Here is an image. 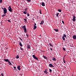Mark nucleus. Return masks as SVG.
<instances>
[{
  "mask_svg": "<svg viewBox=\"0 0 76 76\" xmlns=\"http://www.w3.org/2000/svg\"><path fill=\"white\" fill-rule=\"evenodd\" d=\"M21 27L22 28H23L24 32H25V33H26L27 30L26 29V26L24 25V26H22Z\"/></svg>",
  "mask_w": 76,
  "mask_h": 76,
  "instance_id": "f257e3e1",
  "label": "nucleus"
},
{
  "mask_svg": "<svg viewBox=\"0 0 76 76\" xmlns=\"http://www.w3.org/2000/svg\"><path fill=\"white\" fill-rule=\"evenodd\" d=\"M33 57L34 59H35L36 60L38 61L39 60H38V58H37V56H35V55H33Z\"/></svg>",
  "mask_w": 76,
  "mask_h": 76,
  "instance_id": "f03ea898",
  "label": "nucleus"
},
{
  "mask_svg": "<svg viewBox=\"0 0 76 76\" xmlns=\"http://www.w3.org/2000/svg\"><path fill=\"white\" fill-rule=\"evenodd\" d=\"M8 10L10 12H12V8L10 6H9V8H8Z\"/></svg>",
  "mask_w": 76,
  "mask_h": 76,
  "instance_id": "7ed1b4c3",
  "label": "nucleus"
},
{
  "mask_svg": "<svg viewBox=\"0 0 76 76\" xmlns=\"http://www.w3.org/2000/svg\"><path fill=\"white\" fill-rule=\"evenodd\" d=\"M4 13H7V9L6 8L4 9Z\"/></svg>",
  "mask_w": 76,
  "mask_h": 76,
  "instance_id": "20e7f679",
  "label": "nucleus"
},
{
  "mask_svg": "<svg viewBox=\"0 0 76 76\" xmlns=\"http://www.w3.org/2000/svg\"><path fill=\"white\" fill-rule=\"evenodd\" d=\"M27 48L28 49H30L31 48V46L29 44L27 45Z\"/></svg>",
  "mask_w": 76,
  "mask_h": 76,
  "instance_id": "39448f33",
  "label": "nucleus"
},
{
  "mask_svg": "<svg viewBox=\"0 0 76 76\" xmlns=\"http://www.w3.org/2000/svg\"><path fill=\"white\" fill-rule=\"evenodd\" d=\"M75 18H76V17L75 16H74L73 19H72V20L73 21V22H75V21H76V19Z\"/></svg>",
  "mask_w": 76,
  "mask_h": 76,
  "instance_id": "423d86ee",
  "label": "nucleus"
},
{
  "mask_svg": "<svg viewBox=\"0 0 76 76\" xmlns=\"http://www.w3.org/2000/svg\"><path fill=\"white\" fill-rule=\"evenodd\" d=\"M49 66L50 67H54V66H53V64H49Z\"/></svg>",
  "mask_w": 76,
  "mask_h": 76,
  "instance_id": "0eeeda50",
  "label": "nucleus"
},
{
  "mask_svg": "<svg viewBox=\"0 0 76 76\" xmlns=\"http://www.w3.org/2000/svg\"><path fill=\"white\" fill-rule=\"evenodd\" d=\"M19 42V45H20V47H22L23 46L22 45V42H20V41Z\"/></svg>",
  "mask_w": 76,
  "mask_h": 76,
  "instance_id": "6e6552de",
  "label": "nucleus"
},
{
  "mask_svg": "<svg viewBox=\"0 0 76 76\" xmlns=\"http://www.w3.org/2000/svg\"><path fill=\"white\" fill-rule=\"evenodd\" d=\"M17 68L19 70H20V66H17Z\"/></svg>",
  "mask_w": 76,
  "mask_h": 76,
  "instance_id": "1a4fd4ad",
  "label": "nucleus"
},
{
  "mask_svg": "<svg viewBox=\"0 0 76 76\" xmlns=\"http://www.w3.org/2000/svg\"><path fill=\"white\" fill-rule=\"evenodd\" d=\"M41 5H42V6H44V7L45 6V3H44V2H42Z\"/></svg>",
  "mask_w": 76,
  "mask_h": 76,
  "instance_id": "9d476101",
  "label": "nucleus"
},
{
  "mask_svg": "<svg viewBox=\"0 0 76 76\" xmlns=\"http://www.w3.org/2000/svg\"><path fill=\"white\" fill-rule=\"evenodd\" d=\"M44 21L42 20L41 21V23H40V25H42V24H43V23H44Z\"/></svg>",
  "mask_w": 76,
  "mask_h": 76,
  "instance_id": "9b49d317",
  "label": "nucleus"
},
{
  "mask_svg": "<svg viewBox=\"0 0 76 76\" xmlns=\"http://www.w3.org/2000/svg\"><path fill=\"white\" fill-rule=\"evenodd\" d=\"M73 38L74 39H76V35H74L73 36Z\"/></svg>",
  "mask_w": 76,
  "mask_h": 76,
  "instance_id": "f8f14e48",
  "label": "nucleus"
},
{
  "mask_svg": "<svg viewBox=\"0 0 76 76\" xmlns=\"http://www.w3.org/2000/svg\"><path fill=\"white\" fill-rule=\"evenodd\" d=\"M4 61H5L6 62H7L9 61V59H4Z\"/></svg>",
  "mask_w": 76,
  "mask_h": 76,
  "instance_id": "ddd939ff",
  "label": "nucleus"
},
{
  "mask_svg": "<svg viewBox=\"0 0 76 76\" xmlns=\"http://www.w3.org/2000/svg\"><path fill=\"white\" fill-rule=\"evenodd\" d=\"M43 57L44 58H45V59H46V60H47V59H48V58H47V57H46L45 56H43Z\"/></svg>",
  "mask_w": 76,
  "mask_h": 76,
  "instance_id": "4468645a",
  "label": "nucleus"
},
{
  "mask_svg": "<svg viewBox=\"0 0 76 76\" xmlns=\"http://www.w3.org/2000/svg\"><path fill=\"white\" fill-rule=\"evenodd\" d=\"M37 29V26H34V29Z\"/></svg>",
  "mask_w": 76,
  "mask_h": 76,
  "instance_id": "2eb2a0df",
  "label": "nucleus"
},
{
  "mask_svg": "<svg viewBox=\"0 0 76 76\" xmlns=\"http://www.w3.org/2000/svg\"><path fill=\"white\" fill-rule=\"evenodd\" d=\"M23 13L24 14H25V15L27 14V12L26 11H23Z\"/></svg>",
  "mask_w": 76,
  "mask_h": 76,
  "instance_id": "dca6fc26",
  "label": "nucleus"
},
{
  "mask_svg": "<svg viewBox=\"0 0 76 76\" xmlns=\"http://www.w3.org/2000/svg\"><path fill=\"white\" fill-rule=\"evenodd\" d=\"M52 60H53V61H56V58H52Z\"/></svg>",
  "mask_w": 76,
  "mask_h": 76,
  "instance_id": "f3484780",
  "label": "nucleus"
},
{
  "mask_svg": "<svg viewBox=\"0 0 76 76\" xmlns=\"http://www.w3.org/2000/svg\"><path fill=\"white\" fill-rule=\"evenodd\" d=\"M44 72L45 73H46L47 75V74H48V72H47V71L46 70L44 71Z\"/></svg>",
  "mask_w": 76,
  "mask_h": 76,
  "instance_id": "a211bd4d",
  "label": "nucleus"
},
{
  "mask_svg": "<svg viewBox=\"0 0 76 76\" xmlns=\"http://www.w3.org/2000/svg\"><path fill=\"white\" fill-rule=\"evenodd\" d=\"M49 45H50V47H53V45L51 44V43H49Z\"/></svg>",
  "mask_w": 76,
  "mask_h": 76,
  "instance_id": "6ab92c4d",
  "label": "nucleus"
},
{
  "mask_svg": "<svg viewBox=\"0 0 76 76\" xmlns=\"http://www.w3.org/2000/svg\"><path fill=\"white\" fill-rule=\"evenodd\" d=\"M54 30L56 31V32H58V29H54Z\"/></svg>",
  "mask_w": 76,
  "mask_h": 76,
  "instance_id": "aec40b11",
  "label": "nucleus"
},
{
  "mask_svg": "<svg viewBox=\"0 0 76 76\" xmlns=\"http://www.w3.org/2000/svg\"><path fill=\"white\" fill-rule=\"evenodd\" d=\"M63 35H64V36H63V37H65V38H66V34H63Z\"/></svg>",
  "mask_w": 76,
  "mask_h": 76,
  "instance_id": "412c9836",
  "label": "nucleus"
},
{
  "mask_svg": "<svg viewBox=\"0 0 76 76\" xmlns=\"http://www.w3.org/2000/svg\"><path fill=\"white\" fill-rule=\"evenodd\" d=\"M8 63H9V65H12V63H11V62L9 61H8Z\"/></svg>",
  "mask_w": 76,
  "mask_h": 76,
  "instance_id": "4be33fe9",
  "label": "nucleus"
},
{
  "mask_svg": "<svg viewBox=\"0 0 76 76\" xmlns=\"http://www.w3.org/2000/svg\"><path fill=\"white\" fill-rule=\"evenodd\" d=\"M62 39L63 40V41H65V38L64 37H62Z\"/></svg>",
  "mask_w": 76,
  "mask_h": 76,
  "instance_id": "5701e85b",
  "label": "nucleus"
},
{
  "mask_svg": "<svg viewBox=\"0 0 76 76\" xmlns=\"http://www.w3.org/2000/svg\"><path fill=\"white\" fill-rule=\"evenodd\" d=\"M58 11L59 12H61V10L58 9Z\"/></svg>",
  "mask_w": 76,
  "mask_h": 76,
  "instance_id": "b1692460",
  "label": "nucleus"
},
{
  "mask_svg": "<svg viewBox=\"0 0 76 76\" xmlns=\"http://www.w3.org/2000/svg\"><path fill=\"white\" fill-rule=\"evenodd\" d=\"M19 56H18V55H17V56H16V58L17 59L19 58Z\"/></svg>",
  "mask_w": 76,
  "mask_h": 76,
  "instance_id": "393cba45",
  "label": "nucleus"
},
{
  "mask_svg": "<svg viewBox=\"0 0 76 76\" xmlns=\"http://www.w3.org/2000/svg\"><path fill=\"white\" fill-rule=\"evenodd\" d=\"M58 14H59V13H57L56 14V16L58 17Z\"/></svg>",
  "mask_w": 76,
  "mask_h": 76,
  "instance_id": "a878e982",
  "label": "nucleus"
},
{
  "mask_svg": "<svg viewBox=\"0 0 76 76\" xmlns=\"http://www.w3.org/2000/svg\"><path fill=\"white\" fill-rule=\"evenodd\" d=\"M49 70H50L49 72L50 73H51V72H52V70L51 69H50Z\"/></svg>",
  "mask_w": 76,
  "mask_h": 76,
  "instance_id": "bb28decb",
  "label": "nucleus"
},
{
  "mask_svg": "<svg viewBox=\"0 0 76 76\" xmlns=\"http://www.w3.org/2000/svg\"><path fill=\"white\" fill-rule=\"evenodd\" d=\"M63 49L64 51H66V49L64 48H63Z\"/></svg>",
  "mask_w": 76,
  "mask_h": 76,
  "instance_id": "cd10ccee",
  "label": "nucleus"
},
{
  "mask_svg": "<svg viewBox=\"0 0 76 76\" xmlns=\"http://www.w3.org/2000/svg\"><path fill=\"white\" fill-rule=\"evenodd\" d=\"M28 10V8H26L25 9V11H26V10Z\"/></svg>",
  "mask_w": 76,
  "mask_h": 76,
  "instance_id": "c85d7f7f",
  "label": "nucleus"
},
{
  "mask_svg": "<svg viewBox=\"0 0 76 76\" xmlns=\"http://www.w3.org/2000/svg\"><path fill=\"white\" fill-rule=\"evenodd\" d=\"M20 48L21 50H23V48H22L21 47H20Z\"/></svg>",
  "mask_w": 76,
  "mask_h": 76,
  "instance_id": "c756f323",
  "label": "nucleus"
},
{
  "mask_svg": "<svg viewBox=\"0 0 76 76\" xmlns=\"http://www.w3.org/2000/svg\"><path fill=\"white\" fill-rule=\"evenodd\" d=\"M27 1H28V2H30L31 1V0H27Z\"/></svg>",
  "mask_w": 76,
  "mask_h": 76,
  "instance_id": "7c9ffc66",
  "label": "nucleus"
},
{
  "mask_svg": "<svg viewBox=\"0 0 76 76\" xmlns=\"http://www.w3.org/2000/svg\"><path fill=\"white\" fill-rule=\"evenodd\" d=\"M37 19H39V17H38V16H37Z\"/></svg>",
  "mask_w": 76,
  "mask_h": 76,
  "instance_id": "2f4dec72",
  "label": "nucleus"
},
{
  "mask_svg": "<svg viewBox=\"0 0 76 76\" xmlns=\"http://www.w3.org/2000/svg\"><path fill=\"white\" fill-rule=\"evenodd\" d=\"M0 3H2V0H0Z\"/></svg>",
  "mask_w": 76,
  "mask_h": 76,
  "instance_id": "473e14b6",
  "label": "nucleus"
},
{
  "mask_svg": "<svg viewBox=\"0 0 76 76\" xmlns=\"http://www.w3.org/2000/svg\"><path fill=\"white\" fill-rule=\"evenodd\" d=\"M19 39H20V40H21L22 41H23L22 39H21V38H20H20H19Z\"/></svg>",
  "mask_w": 76,
  "mask_h": 76,
  "instance_id": "72a5a7b5",
  "label": "nucleus"
},
{
  "mask_svg": "<svg viewBox=\"0 0 76 76\" xmlns=\"http://www.w3.org/2000/svg\"><path fill=\"white\" fill-rule=\"evenodd\" d=\"M24 20L26 21V19H24Z\"/></svg>",
  "mask_w": 76,
  "mask_h": 76,
  "instance_id": "f704fd0d",
  "label": "nucleus"
},
{
  "mask_svg": "<svg viewBox=\"0 0 76 76\" xmlns=\"http://www.w3.org/2000/svg\"><path fill=\"white\" fill-rule=\"evenodd\" d=\"M1 75L2 76H4V75H3V73H1Z\"/></svg>",
  "mask_w": 76,
  "mask_h": 76,
  "instance_id": "c9c22d12",
  "label": "nucleus"
},
{
  "mask_svg": "<svg viewBox=\"0 0 76 76\" xmlns=\"http://www.w3.org/2000/svg\"><path fill=\"white\" fill-rule=\"evenodd\" d=\"M29 14L28 13H27V16H29Z\"/></svg>",
  "mask_w": 76,
  "mask_h": 76,
  "instance_id": "e433bc0d",
  "label": "nucleus"
},
{
  "mask_svg": "<svg viewBox=\"0 0 76 76\" xmlns=\"http://www.w3.org/2000/svg\"><path fill=\"white\" fill-rule=\"evenodd\" d=\"M50 50H51V51H53V49L51 48H50Z\"/></svg>",
  "mask_w": 76,
  "mask_h": 76,
  "instance_id": "4c0bfd02",
  "label": "nucleus"
},
{
  "mask_svg": "<svg viewBox=\"0 0 76 76\" xmlns=\"http://www.w3.org/2000/svg\"><path fill=\"white\" fill-rule=\"evenodd\" d=\"M2 17H4V15H2Z\"/></svg>",
  "mask_w": 76,
  "mask_h": 76,
  "instance_id": "58836bf2",
  "label": "nucleus"
},
{
  "mask_svg": "<svg viewBox=\"0 0 76 76\" xmlns=\"http://www.w3.org/2000/svg\"><path fill=\"white\" fill-rule=\"evenodd\" d=\"M62 22L63 23V24H64V21H62Z\"/></svg>",
  "mask_w": 76,
  "mask_h": 76,
  "instance_id": "ea45409f",
  "label": "nucleus"
},
{
  "mask_svg": "<svg viewBox=\"0 0 76 76\" xmlns=\"http://www.w3.org/2000/svg\"><path fill=\"white\" fill-rule=\"evenodd\" d=\"M26 37H28V34H26Z\"/></svg>",
  "mask_w": 76,
  "mask_h": 76,
  "instance_id": "a19ab883",
  "label": "nucleus"
},
{
  "mask_svg": "<svg viewBox=\"0 0 76 76\" xmlns=\"http://www.w3.org/2000/svg\"><path fill=\"white\" fill-rule=\"evenodd\" d=\"M8 22H10L11 21L10 20H8Z\"/></svg>",
  "mask_w": 76,
  "mask_h": 76,
  "instance_id": "79ce46f5",
  "label": "nucleus"
},
{
  "mask_svg": "<svg viewBox=\"0 0 76 76\" xmlns=\"http://www.w3.org/2000/svg\"><path fill=\"white\" fill-rule=\"evenodd\" d=\"M63 60H64V61H65V60H64V57L63 58Z\"/></svg>",
  "mask_w": 76,
  "mask_h": 76,
  "instance_id": "37998d69",
  "label": "nucleus"
},
{
  "mask_svg": "<svg viewBox=\"0 0 76 76\" xmlns=\"http://www.w3.org/2000/svg\"><path fill=\"white\" fill-rule=\"evenodd\" d=\"M64 63H66V61H64Z\"/></svg>",
  "mask_w": 76,
  "mask_h": 76,
  "instance_id": "c03bdc74",
  "label": "nucleus"
},
{
  "mask_svg": "<svg viewBox=\"0 0 76 76\" xmlns=\"http://www.w3.org/2000/svg\"><path fill=\"white\" fill-rule=\"evenodd\" d=\"M36 23H34V26H36Z\"/></svg>",
  "mask_w": 76,
  "mask_h": 76,
  "instance_id": "a18cd8bd",
  "label": "nucleus"
},
{
  "mask_svg": "<svg viewBox=\"0 0 76 76\" xmlns=\"http://www.w3.org/2000/svg\"><path fill=\"white\" fill-rule=\"evenodd\" d=\"M14 69H16V67H15V66L14 67Z\"/></svg>",
  "mask_w": 76,
  "mask_h": 76,
  "instance_id": "49530a36",
  "label": "nucleus"
},
{
  "mask_svg": "<svg viewBox=\"0 0 76 76\" xmlns=\"http://www.w3.org/2000/svg\"><path fill=\"white\" fill-rule=\"evenodd\" d=\"M32 20H34V18L32 19Z\"/></svg>",
  "mask_w": 76,
  "mask_h": 76,
  "instance_id": "de8ad7c7",
  "label": "nucleus"
},
{
  "mask_svg": "<svg viewBox=\"0 0 76 76\" xmlns=\"http://www.w3.org/2000/svg\"><path fill=\"white\" fill-rule=\"evenodd\" d=\"M1 9H4V8H3L2 7L1 8Z\"/></svg>",
  "mask_w": 76,
  "mask_h": 76,
  "instance_id": "09e8293b",
  "label": "nucleus"
},
{
  "mask_svg": "<svg viewBox=\"0 0 76 76\" xmlns=\"http://www.w3.org/2000/svg\"><path fill=\"white\" fill-rule=\"evenodd\" d=\"M4 15L5 16H6V13H4Z\"/></svg>",
  "mask_w": 76,
  "mask_h": 76,
  "instance_id": "8fccbe9b",
  "label": "nucleus"
},
{
  "mask_svg": "<svg viewBox=\"0 0 76 76\" xmlns=\"http://www.w3.org/2000/svg\"><path fill=\"white\" fill-rule=\"evenodd\" d=\"M40 14H41V12H40Z\"/></svg>",
  "mask_w": 76,
  "mask_h": 76,
  "instance_id": "3c124183",
  "label": "nucleus"
},
{
  "mask_svg": "<svg viewBox=\"0 0 76 76\" xmlns=\"http://www.w3.org/2000/svg\"><path fill=\"white\" fill-rule=\"evenodd\" d=\"M72 76H74L72 74Z\"/></svg>",
  "mask_w": 76,
  "mask_h": 76,
  "instance_id": "603ef678",
  "label": "nucleus"
},
{
  "mask_svg": "<svg viewBox=\"0 0 76 76\" xmlns=\"http://www.w3.org/2000/svg\"><path fill=\"white\" fill-rule=\"evenodd\" d=\"M15 70H17V69H16V68H15Z\"/></svg>",
  "mask_w": 76,
  "mask_h": 76,
  "instance_id": "864d4df0",
  "label": "nucleus"
},
{
  "mask_svg": "<svg viewBox=\"0 0 76 76\" xmlns=\"http://www.w3.org/2000/svg\"><path fill=\"white\" fill-rule=\"evenodd\" d=\"M12 64H14V63L13 62H12Z\"/></svg>",
  "mask_w": 76,
  "mask_h": 76,
  "instance_id": "5fc2aeb1",
  "label": "nucleus"
},
{
  "mask_svg": "<svg viewBox=\"0 0 76 76\" xmlns=\"http://www.w3.org/2000/svg\"><path fill=\"white\" fill-rule=\"evenodd\" d=\"M41 35H40V37H41Z\"/></svg>",
  "mask_w": 76,
  "mask_h": 76,
  "instance_id": "6e6d98bb",
  "label": "nucleus"
},
{
  "mask_svg": "<svg viewBox=\"0 0 76 76\" xmlns=\"http://www.w3.org/2000/svg\"><path fill=\"white\" fill-rule=\"evenodd\" d=\"M65 56H64V57H65Z\"/></svg>",
  "mask_w": 76,
  "mask_h": 76,
  "instance_id": "4d7b16f0",
  "label": "nucleus"
},
{
  "mask_svg": "<svg viewBox=\"0 0 76 76\" xmlns=\"http://www.w3.org/2000/svg\"><path fill=\"white\" fill-rule=\"evenodd\" d=\"M0 76H1V75H0Z\"/></svg>",
  "mask_w": 76,
  "mask_h": 76,
  "instance_id": "13d9d810",
  "label": "nucleus"
}]
</instances>
